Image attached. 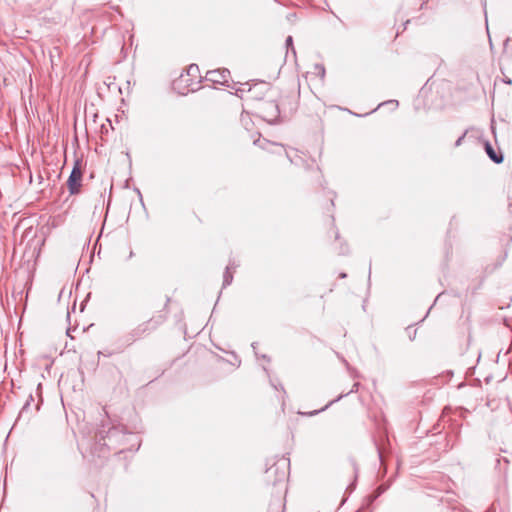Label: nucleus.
<instances>
[{"label": "nucleus", "mask_w": 512, "mask_h": 512, "mask_svg": "<svg viewBox=\"0 0 512 512\" xmlns=\"http://www.w3.org/2000/svg\"><path fill=\"white\" fill-rule=\"evenodd\" d=\"M337 400H338V399H336V401H337ZM334 402H335V400H333V401L329 402V403H328L324 408H322V409H321V411L325 410L329 405H331V404H332V403H334ZM318 412H320V410H316V411L310 412V413H309V415H311V416H312V415L317 414Z\"/></svg>", "instance_id": "nucleus-8"}, {"label": "nucleus", "mask_w": 512, "mask_h": 512, "mask_svg": "<svg viewBox=\"0 0 512 512\" xmlns=\"http://www.w3.org/2000/svg\"><path fill=\"white\" fill-rule=\"evenodd\" d=\"M286 45L288 48L291 49L292 53L295 55V49H294V46H293V39L291 36H288L287 39H286Z\"/></svg>", "instance_id": "nucleus-7"}, {"label": "nucleus", "mask_w": 512, "mask_h": 512, "mask_svg": "<svg viewBox=\"0 0 512 512\" xmlns=\"http://www.w3.org/2000/svg\"><path fill=\"white\" fill-rule=\"evenodd\" d=\"M391 103H394L395 105H398V101H391Z\"/></svg>", "instance_id": "nucleus-10"}, {"label": "nucleus", "mask_w": 512, "mask_h": 512, "mask_svg": "<svg viewBox=\"0 0 512 512\" xmlns=\"http://www.w3.org/2000/svg\"><path fill=\"white\" fill-rule=\"evenodd\" d=\"M82 181V171L78 165H75L67 181V187L70 194H77L80 192Z\"/></svg>", "instance_id": "nucleus-2"}, {"label": "nucleus", "mask_w": 512, "mask_h": 512, "mask_svg": "<svg viewBox=\"0 0 512 512\" xmlns=\"http://www.w3.org/2000/svg\"><path fill=\"white\" fill-rule=\"evenodd\" d=\"M261 117L267 122H273L279 115L278 105L273 102H263L259 107Z\"/></svg>", "instance_id": "nucleus-1"}, {"label": "nucleus", "mask_w": 512, "mask_h": 512, "mask_svg": "<svg viewBox=\"0 0 512 512\" xmlns=\"http://www.w3.org/2000/svg\"><path fill=\"white\" fill-rule=\"evenodd\" d=\"M465 135H466V133H464L461 137H459V138L457 139V141L455 142V146H456V147H458V146H460V145H461L462 140L464 139Z\"/></svg>", "instance_id": "nucleus-9"}, {"label": "nucleus", "mask_w": 512, "mask_h": 512, "mask_svg": "<svg viewBox=\"0 0 512 512\" xmlns=\"http://www.w3.org/2000/svg\"><path fill=\"white\" fill-rule=\"evenodd\" d=\"M235 267L232 264H229L226 267L225 273H224V279H223V286H228L231 284L233 280V271Z\"/></svg>", "instance_id": "nucleus-5"}, {"label": "nucleus", "mask_w": 512, "mask_h": 512, "mask_svg": "<svg viewBox=\"0 0 512 512\" xmlns=\"http://www.w3.org/2000/svg\"><path fill=\"white\" fill-rule=\"evenodd\" d=\"M198 72V66L197 65H190L187 69V74L194 76Z\"/></svg>", "instance_id": "nucleus-6"}, {"label": "nucleus", "mask_w": 512, "mask_h": 512, "mask_svg": "<svg viewBox=\"0 0 512 512\" xmlns=\"http://www.w3.org/2000/svg\"><path fill=\"white\" fill-rule=\"evenodd\" d=\"M486 152L488 154V156L490 157V159L492 161H494L495 163L499 164L503 161V156L502 154H497L493 147L489 144V143H486Z\"/></svg>", "instance_id": "nucleus-4"}, {"label": "nucleus", "mask_w": 512, "mask_h": 512, "mask_svg": "<svg viewBox=\"0 0 512 512\" xmlns=\"http://www.w3.org/2000/svg\"><path fill=\"white\" fill-rule=\"evenodd\" d=\"M230 78V71L227 69H217L208 71L206 73V79L212 83L225 85L228 83Z\"/></svg>", "instance_id": "nucleus-3"}]
</instances>
